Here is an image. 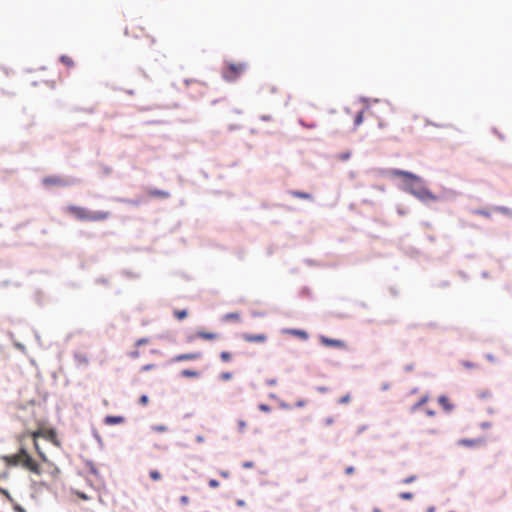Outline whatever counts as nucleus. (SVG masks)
Wrapping results in <instances>:
<instances>
[{
    "label": "nucleus",
    "mask_w": 512,
    "mask_h": 512,
    "mask_svg": "<svg viewBox=\"0 0 512 512\" xmlns=\"http://www.w3.org/2000/svg\"><path fill=\"white\" fill-rule=\"evenodd\" d=\"M174 315L177 319L183 320L187 317V311L186 310H176L174 312Z\"/></svg>",
    "instance_id": "obj_23"
},
{
    "label": "nucleus",
    "mask_w": 512,
    "mask_h": 512,
    "mask_svg": "<svg viewBox=\"0 0 512 512\" xmlns=\"http://www.w3.org/2000/svg\"><path fill=\"white\" fill-rule=\"evenodd\" d=\"M148 195L150 197H154V198H168L170 196V194L167 192V191H162V190H157V189H152L148 192Z\"/></svg>",
    "instance_id": "obj_14"
},
{
    "label": "nucleus",
    "mask_w": 512,
    "mask_h": 512,
    "mask_svg": "<svg viewBox=\"0 0 512 512\" xmlns=\"http://www.w3.org/2000/svg\"><path fill=\"white\" fill-rule=\"evenodd\" d=\"M389 175L402 178L404 189L419 200L423 202L437 200V196L423 185L422 179L417 175L399 169L390 170Z\"/></svg>",
    "instance_id": "obj_1"
},
{
    "label": "nucleus",
    "mask_w": 512,
    "mask_h": 512,
    "mask_svg": "<svg viewBox=\"0 0 512 512\" xmlns=\"http://www.w3.org/2000/svg\"><path fill=\"white\" fill-rule=\"evenodd\" d=\"M197 336L199 338L205 339V340H214V339L218 338V335L216 333L203 332V331L197 332Z\"/></svg>",
    "instance_id": "obj_16"
},
{
    "label": "nucleus",
    "mask_w": 512,
    "mask_h": 512,
    "mask_svg": "<svg viewBox=\"0 0 512 512\" xmlns=\"http://www.w3.org/2000/svg\"><path fill=\"white\" fill-rule=\"evenodd\" d=\"M435 511V508L434 507H430L428 508L427 512H434Z\"/></svg>",
    "instance_id": "obj_50"
},
{
    "label": "nucleus",
    "mask_w": 512,
    "mask_h": 512,
    "mask_svg": "<svg viewBox=\"0 0 512 512\" xmlns=\"http://www.w3.org/2000/svg\"><path fill=\"white\" fill-rule=\"evenodd\" d=\"M42 438L52 442L56 446H59V441L57 439V435L54 429L43 428Z\"/></svg>",
    "instance_id": "obj_9"
},
{
    "label": "nucleus",
    "mask_w": 512,
    "mask_h": 512,
    "mask_svg": "<svg viewBox=\"0 0 512 512\" xmlns=\"http://www.w3.org/2000/svg\"><path fill=\"white\" fill-rule=\"evenodd\" d=\"M201 357H202V353H200V352L179 354L173 358V362L197 360V359H200Z\"/></svg>",
    "instance_id": "obj_7"
},
{
    "label": "nucleus",
    "mask_w": 512,
    "mask_h": 512,
    "mask_svg": "<svg viewBox=\"0 0 512 512\" xmlns=\"http://www.w3.org/2000/svg\"><path fill=\"white\" fill-rule=\"evenodd\" d=\"M345 473H346L347 475H352V474L354 473V467H352V466L347 467V468L345 469Z\"/></svg>",
    "instance_id": "obj_41"
},
{
    "label": "nucleus",
    "mask_w": 512,
    "mask_h": 512,
    "mask_svg": "<svg viewBox=\"0 0 512 512\" xmlns=\"http://www.w3.org/2000/svg\"><path fill=\"white\" fill-rule=\"evenodd\" d=\"M155 42H156V41H155V39L151 37V38H150V45L155 44Z\"/></svg>",
    "instance_id": "obj_49"
},
{
    "label": "nucleus",
    "mask_w": 512,
    "mask_h": 512,
    "mask_svg": "<svg viewBox=\"0 0 512 512\" xmlns=\"http://www.w3.org/2000/svg\"><path fill=\"white\" fill-rule=\"evenodd\" d=\"M237 504H238L239 506H244V505H245V503H244V501H243V500H238V501H237Z\"/></svg>",
    "instance_id": "obj_47"
},
{
    "label": "nucleus",
    "mask_w": 512,
    "mask_h": 512,
    "mask_svg": "<svg viewBox=\"0 0 512 512\" xmlns=\"http://www.w3.org/2000/svg\"><path fill=\"white\" fill-rule=\"evenodd\" d=\"M8 466H21L30 473L41 475L42 470L37 461H35L25 448H20L19 451L13 455L3 457Z\"/></svg>",
    "instance_id": "obj_2"
},
{
    "label": "nucleus",
    "mask_w": 512,
    "mask_h": 512,
    "mask_svg": "<svg viewBox=\"0 0 512 512\" xmlns=\"http://www.w3.org/2000/svg\"><path fill=\"white\" fill-rule=\"evenodd\" d=\"M124 422V418L122 416H106L104 419V423L107 425H116Z\"/></svg>",
    "instance_id": "obj_13"
},
{
    "label": "nucleus",
    "mask_w": 512,
    "mask_h": 512,
    "mask_svg": "<svg viewBox=\"0 0 512 512\" xmlns=\"http://www.w3.org/2000/svg\"><path fill=\"white\" fill-rule=\"evenodd\" d=\"M291 195L294 197H297V198H301V199H307V200L312 199V196L309 193L300 192V191H292Z\"/></svg>",
    "instance_id": "obj_19"
},
{
    "label": "nucleus",
    "mask_w": 512,
    "mask_h": 512,
    "mask_svg": "<svg viewBox=\"0 0 512 512\" xmlns=\"http://www.w3.org/2000/svg\"><path fill=\"white\" fill-rule=\"evenodd\" d=\"M220 475H221L222 477H224V478H228V477H229V472H227V471H221V472H220Z\"/></svg>",
    "instance_id": "obj_44"
},
{
    "label": "nucleus",
    "mask_w": 512,
    "mask_h": 512,
    "mask_svg": "<svg viewBox=\"0 0 512 512\" xmlns=\"http://www.w3.org/2000/svg\"><path fill=\"white\" fill-rule=\"evenodd\" d=\"M66 212L79 221L99 222L107 220L110 216V213L107 211L91 212L88 209L77 205L67 206Z\"/></svg>",
    "instance_id": "obj_3"
},
{
    "label": "nucleus",
    "mask_w": 512,
    "mask_h": 512,
    "mask_svg": "<svg viewBox=\"0 0 512 512\" xmlns=\"http://www.w3.org/2000/svg\"><path fill=\"white\" fill-rule=\"evenodd\" d=\"M220 359L223 361V362H229L232 360V354L228 351H223L220 353Z\"/></svg>",
    "instance_id": "obj_22"
},
{
    "label": "nucleus",
    "mask_w": 512,
    "mask_h": 512,
    "mask_svg": "<svg viewBox=\"0 0 512 512\" xmlns=\"http://www.w3.org/2000/svg\"><path fill=\"white\" fill-rule=\"evenodd\" d=\"M74 494H75L78 498H80V499H82V500H88V499H89V497H88L85 493H83V492H80V491H74Z\"/></svg>",
    "instance_id": "obj_33"
},
{
    "label": "nucleus",
    "mask_w": 512,
    "mask_h": 512,
    "mask_svg": "<svg viewBox=\"0 0 512 512\" xmlns=\"http://www.w3.org/2000/svg\"><path fill=\"white\" fill-rule=\"evenodd\" d=\"M373 512H381V510L379 508H374Z\"/></svg>",
    "instance_id": "obj_51"
},
{
    "label": "nucleus",
    "mask_w": 512,
    "mask_h": 512,
    "mask_svg": "<svg viewBox=\"0 0 512 512\" xmlns=\"http://www.w3.org/2000/svg\"><path fill=\"white\" fill-rule=\"evenodd\" d=\"M425 413L429 417H434L436 415V412L434 410H432V409H426Z\"/></svg>",
    "instance_id": "obj_38"
},
{
    "label": "nucleus",
    "mask_w": 512,
    "mask_h": 512,
    "mask_svg": "<svg viewBox=\"0 0 512 512\" xmlns=\"http://www.w3.org/2000/svg\"><path fill=\"white\" fill-rule=\"evenodd\" d=\"M226 320L239 321L240 315L238 313H229L225 316Z\"/></svg>",
    "instance_id": "obj_27"
},
{
    "label": "nucleus",
    "mask_w": 512,
    "mask_h": 512,
    "mask_svg": "<svg viewBox=\"0 0 512 512\" xmlns=\"http://www.w3.org/2000/svg\"><path fill=\"white\" fill-rule=\"evenodd\" d=\"M181 375L186 378H197V377H199L200 374H199V372H197L195 370L185 369V370L181 371Z\"/></svg>",
    "instance_id": "obj_17"
},
{
    "label": "nucleus",
    "mask_w": 512,
    "mask_h": 512,
    "mask_svg": "<svg viewBox=\"0 0 512 512\" xmlns=\"http://www.w3.org/2000/svg\"><path fill=\"white\" fill-rule=\"evenodd\" d=\"M149 476H150V478H151L153 481H158V480H160V479H161V474H160V472H159V471H157V470H151V471L149 472Z\"/></svg>",
    "instance_id": "obj_25"
},
{
    "label": "nucleus",
    "mask_w": 512,
    "mask_h": 512,
    "mask_svg": "<svg viewBox=\"0 0 512 512\" xmlns=\"http://www.w3.org/2000/svg\"><path fill=\"white\" fill-rule=\"evenodd\" d=\"M125 34L134 38H140L141 36L145 35V32L143 27L136 24H131L126 28Z\"/></svg>",
    "instance_id": "obj_8"
},
{
    "label": "nucleus",
    "mask_w": 512,
    "mask_h": 512,
    "mask_svg": "<svg viewBox=\"0 0 512 512\" xmlns=\"http://www.w3.org/2000/svg\"><path fill=\"white\" fill-rule=\"evenodd\" d=\"M319 340L321 344H323L326 347H336V348H345V342L337 339H331L326 336H320Z\"/></svg>",
    "instance_id": "obj_6"
},
{
    "label": "nucleus",
    "mask_w": 512,
    "mask_h": 512,
    "mask_svg": "<svg viewBox=\"0 0 512 512\" xmlns=\"http://www.w3.org/2000/svg\"><path fill=\"white\" fill-rule=\"evenodd\" d=\"M350 400H351V396H350V394H346V395H344L343 397H341V398L339 399V401H338V402H339L340 404H347V403H349V402H350Z\"/></svg>",
    "instance_id": "obj_31"
},
{
    "label": "nucleus",
    "mask_w": 512,
    "mask_h": 512,
    "mask_svg": "<svg viewBox=\"0 0 512 512\" xmlns=\"http://www.w3.org/2000/svg\"><path fill=\"white\" fill-rule=\"evenodd\" d=\"M287 332L292 334V335L298 336V337H300L302 339H307L308 338L307 333L305 331H303V330L291 329V330H288Z\"/></svg>",
    "instance_id": "obj_20"
},
{
    "label": "nucleus",
    "mask_w": 512,
    "mask_h": 512,
    "mask_svg": "<svg viewBox=\"0 0 512 512\" xmlns=\"http://www.w3.org/2000/svg\"><path fill=\"white\" fill-rule=\"evenodd\" d=\"M43 434V428H39L36 431H33L30 433L31 437L33 438V441H37L39 437H42Z\"/></svg>",
    "instance_id": "obj_24"
},
{
    "label": "nucleus",
    "mask_w": 512,
    "mask_h": 512,
    "mask_svg": "<svg viewBox=\"0 0 512 512\" xmlns=\"http://www.w3.org/2000/svg\"><path fill=\"white\" fill-rule=\"evenodd\" d=\"M149 402V399L146 395H142L140 398H139V403L143 406L147 405Z\"/></svg>",
    "instance_id": "obj_34"
},
{
    "label": "nucleus",
    "mask_w": 512,
    "mask_h": 512,
    "mask_svg": "<svg viewBox=\"0 0 512 512\" xmlns=\"http://www.w3.org/2000/svg\"><path fill=\"white\" fill-rule=\"evenodd\" d=\"M428 401V396H423L420 398V400L415 404L413 405L412 407V411H416L418 410L422 405H424L426 402Z\"/></svg>",
    "instance_id": "obj_21"
},
{
    "label": "nucleus",
    "mask_w": 512,
    "mask_h": 512,
    "mask_svg": "<svg viewBox=\"0 0 512 512\" xmlns=\"http://www.w3.org/2000/svg\"><path fill=\"white\" fill-rule=\"evenodd\" d=\"M478 214H481V215H484V216H488L489 214L487 212H484V211H477Z\"/></svg>",
    "instance_id": "obj_46"
},
{
    "label": "nucleus",
    "mask_w": 512,
    "mask_h": 512,
    "mask_svg": "<svg viewBox=\"0 0 512 512\" xmlns=\"http://www.w3.org/2000/svg\"><path fill=\"white\" fill-rule=\"evenodd\" d=\"M209 486L211 488H217V487H219V482L217 480H215V479H210L209 480Z\"/></svg>",
    "instance_id": "obj_36"
},
{
    "label": "nucleus",
    "mask_w": 512,
    "mask_h": 512,
    "mask_svg": "<svg viewBox=\"0 0 512 512\" xmlns=\"http://www.w3.org/2000/svg\"><path fill=\"white\" fill-rule=\"evenodd\" d=\"M239 424H240V427H244L245 426V423L242 422V421Z\"/></svg>",
    "instance_id": "obj_53"
},
{
    "label": "nucleus",
    "mask_w": 512,
    "mask_h": 512,
    "mask_svg": "<svg viewBox=\"0 0 512 512\" xmlns=\"http://www.w3.org/2000/svg\"><path fill=\"white\" fill-rule=\"evenodd\" d=\"M304 404H305V403H304L303 401H299V402L297 403V406L302 407V406H304Z\"/></svg>",
    "instance_id": "obj_48"
},
{
    "label": "nucleus",
    "mask_w": 512,
    "mask_h": 512,
    "mask_svg": "<svg viewBox=\"0 0 512 512\" xmlns=\"http://www.w3.org/2000/svg\"><path fill=\"white\" fill-rule=\"evenodd\" d=\"M242 339L248 343H264L267 340V336L265 334L244 333Z\"/></svg>",
    "instance_id": "obj_5"
},
{
    "label": "nucleus",
    "mask_w": 512,
    "mask_h": 512,
    "mask_svg": "<svg viewBox=\"0 0 512 512\" xmlns=\"http://www.w3.org/2000/svg\"><path fill=\"white\" fill-rule=\"evenodd\" d=\"M33 442H34V448H35V450H36L37 454H38V455H39V456H40L44 461H46V460H47L46 455H45V454L42 452V450L40 449L38 442H37V441H33Z\"/></svg>",
    "instance_id": "obj_26"
},
{
    "label": "nucleus",
    "mask_w": 512,
    "mask_h": 512,
    "mask_svg": "<svg viewBox=\"0 0 512 512\" xmlns=\"http://www.w3.org/2000/svg\"><path fill=\"white\" fill-rule=\"evenodd\" d=\"M152 368H154V365L153 364H148V365L143 366L142 370L147 371V370H150Z\"/></svg>",
    "instance_id": "obj_42"
},
{
    "label": "nucleus",
    "mask_w": 512,
    "mask_h": 512,
    "mask_svg": "<svg viewBox=\"0 0 512 512\" xmlns=\"http://www.w3.org/2000/svg\"><path fill=\"white\" fill-rule=\"evenodd\" d=\"M43 183L47 186H50V185H55V186H65L67 185V183L59 178V177H47V178H44L43 180Z\"/></svg>",
    "instance_id": "obj_11"
},
{
    "label": "nucleus",
    "mask_w": 512,
    "mask_h": 512,
    "mask_svg": "<svg viewBox=\"0 0 512 512\" xmlns=\"http://www.w3.org/2000/svg\"><path fill=\"white\" fill-rule=\"evenodd\" d=\"M438 403L446 412H451L454 409V405L446 395L439 396Z\"/></svg>",
    "instance_id": "obj_10"
},
{
    "label": "nucleus",
    "mask_w": 512,
    "mask_h": 512,
    "mask_svg": "<svg viewBox=\"0 0 512 512\" xmlns=\"http://www.w3.org/2000/svg\"><path fill=\"white\" fill-rule=\"evenodd\" d=\"M60 62L65 65L67 68H73L75 66V62L72 57L68 55H62L60 57Z\"/></svg>",
    "instance_id": "obj_15"
},
{
    "label": "nucleus",
    "mask_w": 512,
    "mask_h": 512,
    "mask_svg": "<svg viewBox=\"0 0 512 512\" xmlns=\"http://www.w3.org/2000/svg\"><path fill=\"white\" fill-rule=\"evenodd\" d=\"M247 68L246 62L225 61L222 76L227 81H235L246 72Z\"/></svg>",
    "instance_id": "obj_4"
},
{
    "label": "nucleus",
    "mask_w": 512,
    "mask_h": 512,
    "mask_svg": "<svg viewBox=\"0 0 512 512\" xmlns=\"http://www.w3.org/2000/svg\"><path fill=\"white\" fill-rule=\"evenodd\" d=\"M220 378L223 381H229L230 379H232V373H230V372H223V373L220 374Z\"/></svg>",
    "instance_id": "obj_30"
},
{
    "label": "nucleus",
    "mask_w": 512,
    "mask_h": 512,
    "mask_svg": "<svg viewBox=\"0 0 512 512\" xmlns=\"http://www.w3.org/2000/svg\"><path fill=\"white\" fill-rule=\"evenodd\" d=\"M149 340L147 338H142V339H139L137 342H136V345L139 346V345H142V344H146L148 343Z\"/></svg>",
    "instance_id": "obj_40"
},
{
    "label": "nucleus",
    "mask_w": 512,
    "mask_h": 512,
    "mask_svg": "<svg viewBox=\"0 0 512 512\" xmlns=\"http://www.w3.org/2000/svg\"><path fill=\"white\" fill-rule=\"evenodd\" d=\"M477 396L482 400H490L492 398V393L490 390H480L477 392Z\"/></svg>",
    "instance_id": "obj_18"
},
{
    "label": "nucleus",
    "mask_w": 512,
    "mask_h": 512,
    "mask_svg": "<svg viewBox=\"0 0 512 512\" xmlns=\"http://www.w3.org/2000/svg\"><path fill=\"white\" fill-rule=\"evenodd\" d=\"M259 409L263 412H269L271 408L267 404H260Z\"/></svg>",
    "instance_id": "obj_37"
},
{
    "label": "nucleus",
    "mask_w": 512,
    "mask_h": 512,
    "mask_svg": "<svg viewBox=\"0 0 512 512\" xmlns=\"http://www.w3.org/2000/svg\"><path fill=\"white\" fill-rule=\"evenodd\" d=\"M152 430L155 432H166L168 428L165 425H154L152 426Z\"/></svg>",
    "instance_id": "obj_28"
},
{
    "label": "nucleus",
    "mask_w": 512,
    "mask_h": 512,
    "mask_svg": "<svg viewBox=\"0 0 512 512\" xmlns=\"http://www.w3.org/2000/svg\"><path fill=\"white\" fill-rule=\"evenodd\" d=\"M244 466L245 467H251V463H245Z\"/></svg>",
    "instance_id": "obj_52"
},
{
    "label": "nucleus",
    "mask_w": 512,
    "mask_h": 512,
    "mask_svg": "<svg viewBox=\"0 0 512 512\" xmlns=\"http://www.w3.org/2000/svg\"><path fill=\"white\" fill-rule=\"evenodd\" d=\"M416 479H417V476H416V475H411V476H409V477H407V478H404V479L402 480V483H404V484H409V483L414 482Z\"/></svg>",
    "instance_id": "obj_32"
},
{
    "label": "nucleus",
    "mask_w": 512,
    "mask_h": 512,
    "mask_svg": "<svg viewBox=\"0 0 512 512\" xmlns=\"http://www.w3.org/2000/svg\"><path fill=\"white\" fill-rule=\"evenodd\" d=\"M267 383L271 386L273 385H276L277 384V380L276 379H271V380H268Z\"/></svg>",
    "instance_id": "obj_43"
},
{
    "label": "nucleus",
    "mask_w": 512,
    "mask_h": 512,
    "mask_svg": "<svg viewBox=\"0 0 512 512\" xmlns=\"http://www.w3.org/2000/svg\"><path fill=\"white\" fill-rule=\"evenodd\" d=\"M180 502L183 505H187L189 503V498L187 496H181L180 497Z\"/></svg>",
    "instance_id": "obj_39"
},
{
    "label": "nucleus",
    "mask_w": 512,
    "mask_h": 512,
    "mask_svg": "<svg viewBox=\"0 0 512 512\" xmlns=\"http://www.w3.org/2000/svg\"><path fill=\"white\" fill-rule=\"evenodd\" d=\"M481 443H482L481 439H461L458 441L459 445L466 446V447L478 446Z\"/></svg>",
    "instance_id": "obj_12"
},
{
    "label": "nucleus",
    "mask_w": 512,
    "mask_h": 512,
    "mask_svg": "<svg viewBox=\"0 0 512 512\" xmlns=\"http://www.w3.org/2000/svg\"><path fill=\"white\" fill-rule=\"evenodd\" d=\"M130 355H131V357H133V358H137V357H139V352L136 350V351L131 352V354H130Z\"/></svg>",
    "instance_id": "obj_45"
},
{
    "label": "nucleus",
    "mask_w": 512,
    "mask_h": 512,
    "mask_svg": "<svg viewBox=\"0 0 512 512\" xmlns=\"http://www.w3.org/2000/svg\"><path fill=\"white\" fill-rule=\"evenodd\" d=\"M399 497L403 500H411L413 498V494L410 492H402L399 494Z\"/></svg>",
    "instance_id": "obj_29"
},
{
    "label": "nucleus",
    "mask_w": 512,
    "mask_h": 512,
    "mask_svg": "<svg viewBox=\"0 0 512 512\" xmlns=\"http://www.w3.org/2000/svg\"><path fill=\"white\" fill-rule=\"evenodd\" d=\"M363 120V113L362 112H359L355 118V123L356 125H359Z\"/></svg>",
    "instance_id": "obj_35"
}]
</instances>
